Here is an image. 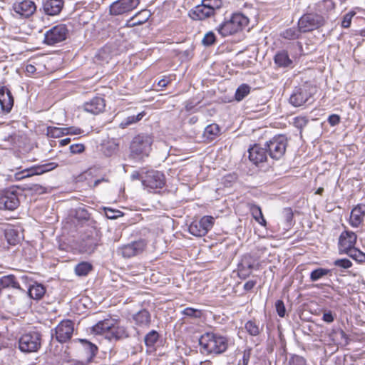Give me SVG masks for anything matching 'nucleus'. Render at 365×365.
I'll return each instance as SVG.
<instances>
[{
	"instance_id": "1",
	"label": "nucleus",
	"mask_w": 365,
	"mask_h": 365,
	"mask_svg": "<svg viewBox=\"0 0 365 365\" xmlns=\"http://www.w3.org/2000/svg\"><path fill=\"white\" fill-rule=\"evenodd\" d=\"M93 331L96 334L106 333L109 340H119L129 336L126 327L120 325L118 319L111 317L98 322L93 327Z\"/></svg>"
},
{
	"instance_id": "2",
	"label": "nucleus",
	"mask_w": 365,
	"mask_h": 365,
	"mask_svg": "<svg viewBox=\"0 0 365 365\" xmlns=\"http://www.w3.org/2000/svg\"><path fill=\"white\" fill-rule=\"evenodd\" d=\"M201 351L203 353L220 354L226 351L228 347V339L223 336L207 332L199 339Z\"/></svg>"
},
{
	"instance_id": "3",
	"label": "nucleus",
	"mask_w": 365,
	"mask_h": 365,
	"mask_svg": "<svg viewBox=\"0 0 365 365\" xmlns=\"http://www.w3.org/2000/svg\"><path fill=\"white\" fill-rule=\"evenodd\" d=\"M249 23L247 16L240 13L232 14L229 19L219 24L216 30L223 37H226L243 30Z\"/></svg>"
},
{
	"instance_id": "4",
	"label": "nucleus",
	"mask_w": 365,
	"mask_h": 365,
	"mask_svg": "<svg viewBox=\"0 0 365 365\" xmlns=\"http://www.w3.org/2000/svg\"><path fill=\"white\" fill-rule=\"evenodd\" d=\"M222 6V0H202L200 4L190 10L189 16L193 20H204L214 16Z\"/></svg>"
},
{
	"instance_id": "5",
	"label": "nucleus",
	"mask_w": 365,
	"mask_h": 365,
	"mask_svg": "<svg viewBox=\"0 0 365 365\" xmlns=\"http://www.w3.org/2000/svg\"><path fill=\"white\" fill-rule=\"evenodd\" d=\"M153 140L149 135H138L130 143V155L135 159L148 156L151 150Z\"/></svg>"
},
{
	"instance_id": "6",
	"label": "nucleus",
	"mask_w": 365,
	"mask_h": 365,
	"mask_svg": "<svg viewBox=\"0 0 365 365\" xmlns=\"http://www.w3.org/2000/svg\"><path fill=\"white\" fill-rule=\"evenodd\" d=\"M18 344L21 352H36L41 346V334L37 331L25 333L19 339Z\"/></svg>"
},
{
	"instance_id": "7",
	"label": "nucleus",
	"mask_w": 365,
	"mask_h": 365,
	"mask_svg": "<svg viewBox=\"0 0 365 365\" xmlns=\"http://www.w3.org/2000/svg\"><path fill=\"white\" fill-rule=\"evenodd\" d=\"M264 145L269 158L274 160H279L285 153L287 139L284 135H279L272 138Z\"/></svg>"
},
{
	"instance_id": "8",
	"label": "nucleus",
	"mask_w": 365,
	"mask_h": 365,
	"mask_svg": "<svg viewBox=\"0 0 365 365\" xmlns=\"http://www.w3.org/2000/svg\"><path fill=\"white\" fill-rule=\"evenodd\" d=\"M165 184V178L163 173L158 170H148L142 177V185L148 191L162 188Z\"/></svg>"
},
{
	"instance_id": "9",
	"label": "nucleus",
	"mask_w": 365,
	"mask_h": 365,
	"mask_svg": "<svg viewBox=\"0 0 365 365\" xmlns=\"http://www.w3.org/2000/svg\"><path fill=\"white\" fill-rule=\"evenodd\" d=\"M58 163L50 162L40 165H35L30 168H26L20 172L15 173L14 177L17 180H21L26 178L34 175H40L47 172L51 171L58 167Z\"/></svg>"
},
{
	"instance_id": "10",
	"label": "nucleus",
	"mask_w": 365,
	"mask_h": 365,
	"mask_svg": "<svg viewBox=\"0 0 365 365\" xmlns=\"http://www.w3.org/2000/svg\"><path fill=\"white\" fill-rule=\"evenodd\" d=\"M58 163L50 162L40 165H35L30 168H26L20 172L15 173L14 177L17 180H21L26 178L34 175H40L47 172L51 171L58 167Z\"/></svg>"
},
{
	"instance_id": "11",
	"label": "nucleus",
	"mask_w": 365,
	"mask_h": 365,
	"mask_svg": "<svg viewBox=\"0 0 365 365\" xmlns=\"http://www.w3.org/2000/svg\"><path fill=\"white\" fill-rule=\"evenodd\" d=\"M74 331V323L69 319L62 320L55 329H51V336L60 343L68 341Z\"/></svg>"
},
{
	"instance_id": "12",
	"label": "nucleus",
	"mask_w": 365,
	"mask_h": 365,
	"mask_svg": "<svg viewBox=\"0 0 365 365\" xmlns=\"http://www.w3.org/2000/svg\"><path fill=\"white\" fill-rule=\"evenodd\" d=\"M324 23V17L317 14H304L298 21V26L303 33L313 31Z\"/></svg>"
},
{
	"instance_id": "13",
	"label": "nucleus",
	"mask_w": 365,
	"mask_h": 365,
	"mask_svg": "<svg viewBox=\"0 0 365 365\" xmlns=\"http://www.w3.org/2000/svg\"><path fill=\"white\" fill-rule=\"evenodd\" d=\"M212 216H203L200 220L193 221L189 226V232L196 237L205 236L214 225Z\"/></svg>"
},
{
	"instance_id": "14",
	"label": "nucleus",
	"mask_w": 365,
	"mask_h": 365,
	"mask_svg": "<svg viewBox=\"0 0 365 365\" xmlns=\"http://www.w3.org/2000/svg\"><path fill=\"white\" fill-rule=\"evenodd\" d=\"M312 96L311 88L304 84L293 89L289 102L294 107H299L306 103Z\"/></svg>"
},
{
	"instance_id": "15",
	"label": "nucleus",
	"mask_w": 365,
	"mask_h": 365,
	"mask_svg": "<svg viewBox=\"0 0 365 365\" xmlns=\"http://www.w3.org/2000/svg\"><path fill=\"white\" fill-rule=\"evenodd\" d=\"M68 29L64 24L55 26L44 34V43L53 46L63 41L67 38Z\"/></svg>"
},
{
	"instance_id": "16",
	"label": "nucleus",
	"mask_w": 365,
	"mask_h": 365,
	"mask_svg": "<svg viewBox=\"0 0 365 365\" xmlns=\"http://www.w3.org/2000/svg\"><path fill=\"white\" fill-rule=\"evenodd\" d=\"M20 204L17 192L14 190H7L0 193V209L14 210Z\"/></svg>"
},
{
	"instance_id": "17",
	"label": "nucleus",
	"mask_w": 365,
	"mask_h": 365,
	"mask_svg": "<svg viewBox=\"0 0 365 365\" xmlns=\"http://www.w3.org/2000/svg\"><path fill=\"white\" fill-rule=\"evenodd\" d=\"M357 236L352 231L346 230L341 233L338 248L339 254H347L356 245Z\"/></svg>"
},
{
	"instance_id": "18",
	"label": "nucleus",
	"mask_w": 365,
	"mask_h": 365,
	"mask_svg": "<svg viewBox=\"0 0 365 365\" xmlns=\"http://www.w3.org/2000/svg\"><path fill=\"white\" fill-rule=\"evenodd\" d=\"M100 237L94 230L86 232L83 237L80 247L83 252L93 253L99 245Z\"/></svg>"
},
{
	"instance_id": "19",
	"label": "nucleus",
	"mask_w": 365,
	"mask_h": 365,
	"mask_svg": "<svg viewBox=\"0 0 365 365\" xmlns=\"http://www.w3.org/2000/svg\"><path fill=\"white\" fill-rule=\"evenodd\" d=\"M147 242L145 240H139L123 245L119 248V252L125 258H130L143 252Z\"/></svg>"
},
{
	"instance_id": "20",
	"label": "nucleus",
	"mask_w": 365,
	"mask_h": 365,
	"mask_svg": "<svg viewBox=\"0 0 365 365\" xmlns=\"http://www.w3.org/2000/svg\"><path fill=\"white\" fill-rule=\"evenodd\" d=\"M257 269L258 266L256 265V259L250 255H245L241 262L238 264V276L242 279H245L252 273V269Z\"/></svg>"
},
{
	"instance_id": "21",
	"label": "nucleus",
	"mask_w": 365,
	"mask_h": 365,
	"mask_svg": "<svg viewBox=\"0 0 365 365\" xmlns=\"http://www.w3.org/2000/svg\"><path fill=\"white\" fill-rule=\"evenodd\" d=\"M138 0H118L110 6V14L118 16L131 11L137 7Z\"/></svg>"
},
{
	"instance_id": "22",
	"label": "nucleus",
	"mask_w": 365,
	"mask_h": 365,
	"mask_svg": "<svg viewBox=\"0 0 365 365\" xmlns=\"http://www.w3.org/2000/svg\"><path fill=\"white\" fill-rule=\"evenodd\" d=\"M14 12L23 18H29L36 10L35 3L31 0H17L12 5Z\"/></svg>"
},
{
	"instance_id": "23",
	"label": "nucleus",
	"mask_w": 365,
	"mask_h": 365,
	"mask_svg": "<svg viewBox=\"0 0 365 365\" xmlns=\"http://www.w3.org/2000/svg\"><path fill=\"white\" fill-rule=\"evenodd\" d=\"M248 153L250 160L256 165L267 160L268 155L265 146L261 147L255 144L248 150Z\"/></svg>"
},
{
	"instance_id": "24",
	"label": "nucleus",
	"mask_w": 365,
	"mask_h": 365,
	"mask_svg": "<svg viewBox=\"0 0 365 365\" xmlns=\"http://www.w3.org/2000/svg\"><path fill=\"white\" fill-rule=\"evenodd\" d=\"M365 217V205L358 204L351 212L349 224L352 227L357 228L364 222Z\"/></svg>"
},
{
	"instance_id": "25",
	"label": "nucleus",
	"mask_w": 365,
	"mask_h": 365,
	"mask_svg": "<svg viewBox=\"0 0 365 365\" xmlns=\"http://www.w3.org/2000/svg\"><path fill=\"white\" fill-rule=\"evenodd\" d=\"M105 101L103 98L96 96L84 103V110L92 114L96 115L102 112L105 108Z\"/></svg>"
},
{
	"instance_id": "26",
	"label": "nucleus",
	"mask_w": 365,
	"mask_h": 365,
	"mask_svg": "<svg viewBox=\"0 0 365 365\" xmlns=\"http://www.w3.org/2000/svg\"><path fill=\"white\" fill-rule=\"evenodd\" d=\"M14 106V98L11 91L5 86L0 88V106L1 109L9 113Z\"/></svg>"
},
{
	"instance_id": "27",
	"label": "nucleus",
	"mask_w": 365,
	"mask_h": 365,
	"mask_svg": "<svg viewBox=\"0 0 365 365\" xmlns=\"http://www.w3.org/2000/svg\"><path fill=\"white\" fill-rule=\"evenodd\" d=\"M63 6V0H46L43 4L45 14L49 16L58 15L62 10Z\"/></svg>"
},
{
	"instance_id": "28",
	"label": "nucleus",
	"mask_w": 365,
	"mask_h": 365,
	"mask_svg": "<svg viewBox=\"0 0 365 365\" xmlns=\"http://www.w3.org/2000/svg\"><path fill=\"white\" fill-rule=\"evenodd\" d=\"M135 324L140 327H148L151 322V316L146 309H141L133 317Z\"/></svg>"
},
{
	"instance_id": "29",
	"label": "nucleus",
	"mask_w": 365,
	"mask_h": 365,
	"mask_svg": "<svg viewBox=\"0 0 365 365\" xmlns=\"http://www.w3.org/2000/svg\"><path fill=\"white\" fill-rule=\"evenodd\" d=\"M274 63L279 67H289L292 64L287 51L282 50L277 52L274 58Z\"/></svg>"
},
{
	"instance_id": "30",
	"label": "nucleus",
	"mask_w": 365,
	"mask_h": 365,
	"mask_svg": "<svg viewBox=\"0 0 365 365\" xmlns=\"http://www.w3.org/2000/svg\"><path fill=\"white\" fill-rule=\"evenodd\" d=\"M249 208L253 218L261 225L266 226L267 222L263 217L260 207L251 203L249 204Z\"/></svg>"
},
{
	"instance_id": "31",
	"label": "nucleus",
	"mask_w": 365,
	"mask_h": 365,
	"mask_svg": "<svg viewBox=\"0 0 365 365\" xmlns=\"http://www.w3.org/2000/svg\"><path fill=\"white\" fill-rule=\"evenodd\" d=\"M93 269V265L88 262H81L75 266V274L78 277L87 276Z\"/></svg>"
},
{
	"instance_id": "32",
	"label": "nucleus",
	"mask_w": 365,
	"mask_h": 365,
	"mask_svg": "<svg viewBox=\"0 0 365 365\" xmlns=\"http://www.w3.org/2000/svg\"><path fill=\"white\" fill-rule=\"evenodd\" d=\"M245 329L250 336H257L263 330V326L260 327L255 320H249L245 324Z\"/></svg>"
},
{
	"instance_id": "33",
	"label": "nucleus",
	"mask_w": 365,
	"mask_h": 365,
	"mask_svg": "<svg viewBox=\"0 0 365 365\" xmlns=\"http://www.w3.org/2000/svg\"><path fill=\"white\" fill-rule=\"evenodd\" d=\"M46 292L45 287L41 284H35L29 289V294L34 299H40Z\"/></svg>"
},
{
	"instance_id": "34",
	"label": "nucleus",
	"mask_w": 365,
	"mask_h": 365,
	"mask_svg": "<svg viewBox=\"0 0 365 365\" xmlns=\"http://www.w3.org/2000/svg\"><path fill=\"white\" fill-rule=\"evenodd\" d=\"M0 286L3 288L11 287L21 289L19 282L14 275L4 276L0 279Z\"/></svg>"
},
{
	"instance_id": "35",
	"label": "nucleus",
	"mask_w": 365,
	"mask_h": 365,
	"mask_svg": "<svg viewBox=\"0 0 365 365\" xmlns=\"http://www.w3.org/2000/svg\"><path fill=\"white\" fill-rule=\"evenodd\" d=\"M220 129L217 124L208 125L204 130L203 136L208 140H213L220 133Z\"/></svg>"
},
{
	"instance_id": "36",
	"label": "nucleus",
	"mask_w": 365,
	"mask_h": 365,
	"mask_svg": "<svg viewBox=\"0 0 365 365\" xmlns=\"http://www.w3.org/2000/svg\"><path fill=\"white\" fill-rule=\"evenodd\" d=\"M301 33L303 32L300 31L299 27H292L282 31L280 36L287 40H296L299 38Z\"/></svg>"
},
{
	"instance_id": "37",
	"label": "nucleus",
	"mask_w": 365,
	"mask_h": 365,
	"mask_svg": "<svg viewBox=\"0 0 365 365\" xmlns=\"http://www.w3.org/2000/svg\"><path fill=\"white\" fill-rule=\"evenodd\" d=\"M332 270L325 268L319 267L312 270L310 273V280L312 282H316L327 275L331 276Z\"/></svg>"
},
{
	"instance_id": "38",
	"label": "nucleus",
	"mask_w": 365,
	"mask_h": 365,
	"mask_svg": "<svg viewBox=\"0 0 365 365\" xmlns=\"http://www.w3.org/2000/svg\"><path fill=\"white\" fill-rule=\"evenodd\" d=\"M251 88L249 85L243 83L236 90L235 98L237 101H242L250 92Z\"/></svg>"
},
{
	"instance_id": "39",
	"label": "nucleus",
	"mask_w": 365,
	"mask_h": 365,
	"mask_svg": "<svg viewBox=\"0 0 365 365\" xmlns=\"http://www.w3.org/2000/svg\"><path fill=\"white\" fill-rule=\"evenodd\" d=\"M145 115L144 112L139 113L136 115H130L127 118H125L120 124V128H125L130 125H132L133 123H135L140 120L143 116Z\"/></svg>"
},
{
	"instance_id": "40",
	"label": "nucleus",
	"mask_w": 365,
	"mask_h": 365,
	"mask_svg": "<svg viewBox=\"0 0 365 365\" xmlns=\"http://www.w3.org/2000/svg\"><path fill=\"white\" fill-rule=\"evenodd\" d=\"M159 339V334L155 330L149 331L144 339V342L148 347H153Z\"/></svg>"
},
{
	"instance_id": "41",
	"label": "nucleus",
	"mask_w": 365,
	"mask_h": 365,
	"mask_svg": "<svg viewBox=\"0 0 365 365\" xmlns=\"http://www.w3.org/2000/svg\"><path fill=\"white\" fill-rule=\"evenodd\" d=\"M5 237L9 245H16L19 241V233L14 229H7L5 230Z\"/></svg>"
},
{
	"instance_id": "42",
	"label": "nucleus",
	"mask_w": 365,
	"mask_h": 365,
	"mask_svg": "<svg viewBox=\"0 0 365 365\" xmlns=\"http://www.w3.org/2000/svg\"><path fill=\"white\" fill-rule=\"evenodd\" d=\"M346 255L358 262H365V253L356 248L355 247Z\"/></svg>"
},
{
	"instance_id": "43",
	"label": "nucleus",
	"mask_w": 365,
	"mask_h": 365,
	"mask_svg": "<svg viewBox=\"0 0 365 365\" xmlns=\"http://www.w3.org/2000/svg\"><path fill=\"white\" fill-rule=\"evenodd\" d=\"M182 314L192 319L201 318L202 313L200 309H194L192 307H187L181 312Z\"/></svg>"
},
{
	"instance_id": "44",
	"label": "nucleus",
	"mask_w": 365,
	"mask_h": 365,
	"mask_svg": "<svg viewBox=\"0 0 365 365\" xmlns=\"http://www.w3.org/2000/svg\"><path fill=\"white\" fill-rule=\"evenodd\" d=\"M47 135L51 138H60L66 135L65 128L48 127L47 129Z\"/></svg>"
},
{
	"instance_id": "45",
	"label": "nucleus",
	"mask_w": 365,
	"mask_h": 365,
	"mask_svg": "<svg viewBox=\"0 0 365 365\" xmlns=\"http://www.w3.org/2000/svg\"><path fill=\"white\" fill-rule=\"evenodd\" d=\"M216 41V36L212 31L206 33L202 40V44L205 46H210Z\"/></svg>"
},
{
	"instance_id": "46",
	"label": "nucleus",
	"mask_w": 365,
	"mask_h": 365,
	"mask_svg": "<svg viewBox=\"0 0 365 365\" xmlns=\"http://www.w3.org/2000/svg\"><path fill=\"white\" fill-rule=\"evenodd\" d=\"M287 365H307V361L301 356L293 355L289 359Z\"/></svg>"
},
{
	"instance_id": "47",
	"label": "nucleus",
	"mask_w": 365,
	"mask_h": 365,
	"mask_svg": "<svg viewBox=\"0 0 365 365\" xmlns=\"http://www.w3.org/2000/svg\"><path fill=\"white\" fill-rule=\"evenodd\" d=\"M333 264L341 269H349L352 266V262L346 258H343L336 259L334 261Z\"/></svg>"
},
{
	"instance_id": "48",
	"label": "nucleus",
	"mask_w": 365,
	"mask_h": 365,
	"mask_svg": "<svg viewBox=\"0 0 365 365\" xmlns=\"http://www.w3.org/2000/svg\"><path fill=\"white\" fill-rule=\"evenodd\" d=\"M356 14L354 11H349L343 16L341 26L347 29L350 26L353 16Z\"/></svg>"
},
{
	"instance_id": "49",
	"label": "nucleus",
	"mask_w": 365,
	"mask_h": 365,
	"mask_svg": "<svg viewBox=\"0 0 365 365\" xmlns=\"http://www.w3.org/2000/svg\"><path fill=\"white\" fill-rule=\"evenodd\" d=\"M275 308L277 314L280 317H284L286 314V308L284 302L281 299L277 300L275 302Z\"/></svg>"
},
{
	"instance_id": "50",
	"label": "nucleus",
	"mask_w": 365,
	"mask_h": 365,
	"mask_svg": "<svg viewBox=\"0 0 365 365\" xmlns=\"http://www.w3.org/2000/svg\"><path fill=\"white\" fill-rule=\"evenodd\" d=\"M307 123L308 120L305 117L302 116L295 117L293 121L294 125L299 129H302L307 125Z\"/></svg>"
},
{
	"instance_id": "51",
	"label": "nucleus",
	"mask_w": 365,
	"mask_h": 365,
	"mask_svg": "<svg viewBox=\"0 0 365 365\" xmlns=\"http://www.w3.org/2000/svg\"><path fill=\"white\" fill-rule=\"evenodd\" d=\"M252 349L247 348L243 351L242 359L239 361L238 365H248L250 359Z\"/></svg>"
},
{
	"instance_id": "52",
	"label": "nucleus",
	"mask_w": 365,
	"mask_h": 365,
	"mask_svg": "<svg viewBox=\"0 0 365 365\" xmlns=\"http://www.w3.org/2000/svg\"><path fill=\"white\" fill-rule=\"evenodd\" d=\"M81 341L85 343V346H86L85 348L86 349H88V351L90 354V357L91 358L93 357L96 354V352L98 350L97 346L95 344H93L86 340H84V339H82Z\"/></svg>"
},
{
	"instance_id": "53",
	"label": "nucleus",
	"mask_w": 365,
	"mask_h": 365,
	"mask_svg": "<svg viewBox=\"0 0 365 365\" xmlns=\"http://www.w3.org/2000/svg\"><path fill=\"white\" fill-rule=\"evenodd\" d=\"M122 215V212L119 210H115L110 208L106 209V215L109 219H116Z\"/></svg>"
},
{
	"instance_id": "54",
	"label": "nucleus",
	"mask_w": 365,
	"mask_h": 365,
	"mask_svg": "<svg viewBox=\"0 0 365 365\" xmlns=\"http://www.w3.org/2000/svg\"><path fill=\"white\" fill-rule=\"evenodd\" d=\"M84 150L85 147L83 144H73L70 146V151L73 154L81 153Z\"/></svg>"
},
{
	"instance_id": "55",
	"label": "nucleus",
	"mask_w": 365,
	"mask_h": 365,
	"mask_svg": "<svg viewBox=\"0 0 365 365\" xmlns=\"http://www.w3.org/2000/svg\"><path fill=\"white\" fill-rule=\"evenodd\" d=\"M66 128V135H80L83 133V131L76 127H68Z\"/></svg>"
},
{
	"instance_id": "56",
	"label": "nucleus",
	"mask_w": 365,
	"mask_h": 365,
	"mask_svg": "<svg viewBox=\"0 0 365 365\" xmlns=\"http://www.w3.org/2000/svg\"><path fill=\"white\" fill-rule=\"evenodd\" d=\"M328 122L331 126L336 125L340 122V117L336 114L330 115L328 118Z\"/></svg>"
},
{
	"instance_id": "57",
	"label": "nucleus",
	"mask_w": 365,
	"mask_h": 365,
	"mask_svg": "<svg viewBox=\"0 0 365 365\" xmlns=\"http://www.w3.org/2000/svg\"><path fill=\"white\" fill-rule=\"evenodd\" d=\"M257 282L255 280H249L244 284V290L246 292H249L252 290L254 287L256 285Z\"/></svg>"
},
{
	"instance_id": "58",
	"label": "nucleus",
	"mask_w": 365,
	"mask_h": 365,
	"mask_svg": "<svg viewBox=\"0 0 365 365\" xmlns=\"http://www.w3.org/2000/svg\"><path fill=\"white\" fill-rule=\"evenodd\" d=\"M322 319L324 322H328V323L332 322L334 319L333 314H332L331 312H330V311L324 312L323 314Z\"/></svg>"
},
{
	"instance_id": "59",
	"label": "nucleus",
	"mask_w": 365,
	"mask_h": 365,
	"mask_svg": "<svg viewBox=\"0 0 365 365\" xmlns=\"http://www.w3.org/2000/svg\"><path fill=\"white\" fill-rule=\"evenodd\" d=\"M145 174V172H143L142 173H139L138 171H133L130 175V178L133 180H140L142 181V177H143Z\"/></svg>"
},
{
	"instance_id": "60",
	"label": "nucleus",
	"mask_w": 365,
	"mask_h": 365,
	"mask_svg": "<svg viewBox=\"0 0 365 365\" xmlns=\"http://www.w3.org/2000/svg\"><path fill=\"white\" fill-rule=\"evenodd\" d=\"M26 73L29 75H31V74H34L36 71V67L32 65V64H28L26 66Z\"/></svg>"
},
{
	"instance_id": "61",
	"label": "nucleus",
	"mask_w": 365,
	"mask_h": 365,
	"mask_svg": "<svg viewBox=\"0 0 365 365\" xmlns=\"http://www.w3.org/2000/svg\"><path fill=\"white\" fill-rule=\"evenodd\" d=\"M327 4V6L329 8H333L334 7V4L332 2V0H323V1H322V2H320L319 4V6H321L322 4Z\"/></svg>"
},
{
	"instance_id": "62",
	"label": "nucleus",
	"mask_w": 365,
	"mask_h": 365,
	"mask_svg": "<svg viewBox=\"0 0 365 365\" xmlns=\"http://www.w3.org/2000/svg\"><path fill=\"white\" fill-rule=\"evenodd\" d=\"M70 142H71V138H66L61 140L59 141V144L61 146H65V145L69 144Z\"/></svg>"
},
{
	"instance_id": "63",
	"label": "nucleus",
	"mask_w": 365,
	"mask_h": 365,
	"mask_svg": "<svg viewBox=\"0 0 365 365\" xmlns=\"http://www.w3.org/2000/svg\"><path fill=\"white\" fill-rule=\"evenodd\" d=\"M103 181L107 182L108 180H107L106 178H101V179L96 180L94 181V184H93L94 187L98 186V185L101 182H103Z\"/></svg>"
},
{
	"instance_id": "64",
	"label": "nucleus",
	"mask_w": 365,
	"mask_h": 365,
	"mask_svg": "<svg viewBox=\"0 0 365 365\" xmlns=\"http://www.w3.org/2000/svg\"><path fill=\"white\" fill-rule=\"evenodd\" d=\"M158 84L160 87H165L168 84V81L165 79H161L160 81H159Z\"/></svg>"
}]
</instances>
